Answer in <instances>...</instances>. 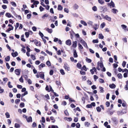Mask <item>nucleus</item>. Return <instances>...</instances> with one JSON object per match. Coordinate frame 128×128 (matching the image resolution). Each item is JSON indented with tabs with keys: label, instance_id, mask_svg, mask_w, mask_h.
I'll use <instances>...</instances> for the list:
<instances>
[{
	"label": "nucleus",
	"instance_id": "nucleus-2",
	"mask_svg": "<svg viewBox=\"0 0 128 128\" xmlns=\"http://www.w3.org/2000/svg\"><path fill=\"white\" fill-rule=\"evenodd\" d=\"M80 41L84 47L86 48H88V46L86 42L81 38H80Z\"/></svg>",
	"mask_w": 128,
	"mask_h": 128
},
{
	"label": "nucleus",
	"instance_id": "nucleus-22",
	"mask_svg": "<svg viewBox=\"0 0 128 128\" xmlns=\"http://www.w3.org/2000/svg\"><path fill=\"white\" fill-rule=\"evenodd\" d=\"M64 119L65 120H67L68 121H72V118H70V117H69L68 118H64Z\"/></svg>",
	"mask_w": 128,
	"mask_h": 128
},
{
	"label": "nucleus",
	"instance_id": "nucleus-64",
	"mask_svg": "<svg viewBox=\"0 0 128 128\" xmlns=\"http://www.w3.org/2000/svg\"><path fill=\"white\" fill-rule=\"evenodd\" d=\"M51 128H58V127L56 126L52 125Z\"/></svg>",
	"mask_w": 128,
	"mask_h": 128
},
{
	"label": "nucleus",
	"instance_id": "nucleus-63",
	"mask_svg": "<svg viewBox=\"0 0 128 128\" xmlns=\"http://www.w3.org/2000/svg\"><path fill=\"white\" fill-rule=\"evenodd\" d=\"M127 72L128 73V70L127 69L125 68L124 69L122 70V72Z\"/></svg>",
	"mask_w": 128,
	"mask_h": 128
},
{
	"label": "nucleus",
	"instance_id": "nucleus-62",
	"mask_svg": "<svg viewBox=\"0 0 128 128\" xmlns=\"http://www.w3.org/2000/svg\"><path fill=\"white\" fill-rule=\"evenodd\" d=\"M24 103H21L20 104V106L21 107H23L24 106Z\"/></svg>",
	"mask_w": 128,
	"mask_h": 128
},
{
	"label": "nucleus",
	"instance_id": "nucleus-47",
	"mask_svg": "<svg viewBox=\"0 0 128 128\" xmlns=\"http://www.w3.org/2000/svg\"><path fill=\"white\" fill-rule=\"evenodd\" d=\"M92 9L94 11H96L97 10V8L96 6H94L92 7Z\"/></svg>",
	"mask_w": 128,
	"mask_h": 128
},
{
	"label": "nucleus",
	"instance_id": "nucleus-39",
	"mask_svg": "<svg viewBox=\"0 0 128 128\" xmlns=\"http://www.w3.org/2000/svg\"><path fill=\"white\" fill-rule=\"evenodd\" d=\"M15 26V30H16L19 26V23L18 22L16 24V25Z\"/></svg>",
	"mask_w": 128,
	"mask_h": 128
},
{
	"label": "nucleus",
	"instance_id": "nucleus-42",
	"mask_svg": "<svg viewBox=\"0 0 128 128\" xmlns=\"http://www.w3.org/2000/svg\"><path fill=\"white\" fill-rule=\"evenodd\" d=\"M121 26L122 27V28L124 30H125V29L127 28L126 26L124 24L122 25Z\"/></svg>",
	"mask_w": 128,
	"mask_h": 128
},
{
	"label": "nucleus",
	"instance_id": "nucleus-60",
	"mask_svg": "<svg viewBox=\"0 0 128 128\" xmlns=\"http://www.w3.org/2000/svg\"><path fill=\"white\" fill-rule=\"evenodd\" d=\"M106 105L107 107H109L110 105V102H106Z\"/></svg>",
	"mask_w": 128,
	"mask_h": 128
},
{
	"label": "nucleus",
	"instance_id": "nucleus-6",
	"mask_svg": "<svg viewBox=\"0 0 128 128\" xmlns=\"http://www.w3.org/2000/svg\"><path fill=\"white\" fill-rule=\"evenodd\" d=\"M21 70L19 69H16L15 71V74L17 75H19L20 73Z\"/></svg>",
	"mask_w": 128,
	"mask_h": 128
},
{
	"label": "nucleus",
	"instance_id": "nucleus-1",
	"mask_svg": "<svg viewBox=\"0 0 128 128\" xmlns=\"http://www.w3.org/2000/svg\"><path fill=\"white\" fill-rule=\"evenodd\" d=\"M107 5L110 8H111L112 7L114 8L115 7V4L112 0H111L110 2L108 3Z\"/></svg>",
	"mask_w": 128,
	"mask_h": 128
},
{
	"label": "nucleus",
	"instance_id": "nucleus-51",
	"mask_svg": "<svg viewBox=\"0 0 128 128\" xmlns=\"http://www.w3.org/2000/svg\"><path fill=\"white\" fill-rule=\"evenodd\" d=\"M64 11L65 12L67 13H68L69 12V10L68 9L66 8H65L64 9Z\"/></svg>",
	"mask_w": 128,
	"mask_h": 128
},
{
	"label": "nucleus",
	"instance_id": "nucleus-32",
	"mask_svg": "<svg viewBox=\"0 0 128 128\" xmlns=\"http://www.w3.org/2000/svg\"><path fill=\"white\" fill-rule=\"evenodd\" d=\"M5 115L6 116V117L7 118H10V116L9 113L8 112H6L5 114Z\"/></svg>",
	"mask_w": 128,
	"mask_h": 128
},
{
	"label": "nucleus",
	"instance_id": "nucleus-34",
	"mask_svg": "<svg viewBox=\"0 0 128 128\" xmlns=\"http://www.w3.org/2000/svg\"><path fill=\"white\" fill-rule=\"evenodd\" d=\"M77 66L78 68H80L82 67V65L80 63H78L77 64Z\"/></svg>",
	"mask_w": 128,
	"mask_h": 128
},
{
	"label": "nucleus",
	"instance_id": "nucleus-33",
	"mask_svg": "<svg viewBox=\"0 0 128 128\" xmlns=\"http://www.w3.org/2000/svg\"><path fill=\"white\" fill-rule=\"evenodd\" d=\"M6 16L8 18H10L12 16L9 13H6Z\"/></svg>",
	"mask_w": 128,
	"mask_h": 128
},
{
	"label": "nucleus",
	"instance_id": "nucleus-37",
	"mask_svg": "<svg viewBox=\"0 0 128 128\" xmlns=\"http://www.w3.org/2000/svg\"><path fill=\"white\" fill-rule=\"evenodd\" d=\"M46 52L51 56H52V53L51 52H49L48 50H46Z\"/></svg>",
	"mask_w": 128,
	"mask_h": 128
},
{
	"label": "nucleus",
	"instance_id": "nucleus-5",
	"mask_svg": "<svg viewBox=\"0 0 128 128\" xmlns=\"http://www.w3.org/2000/svg\"><path fill=\"white\" fill-rule=\"evenodd\" d=\"M64 67L66 70L67 71L70 70V67L67 64H64Z\"/></svg>",
	"mask_w": 128,
	"mask_h": 128
},
{
	"label": "nucleus",
	"instance_id": "nucleus-12",
	"mask_svg": "<svg viewBox=\"0 0 128 128\" xmlns=\"http://www.w3.org/2000/svg\"><path fill=\"white\" fill-rule=\"evenodd\" d=\"M109 87L111 88H114L116 87V85L114 84H110L109 85Z\"/></svg>",
	"mask_w": 128,
	"mask_h": 128
},
{
	"label": "nucleus",
	"instance_id": "nucleus-57",
	"mask_svg": "<svg viewBox=\"0 0 128 128\" xmlns=\"http://www.w3.org/2000/svg\"><path fill=\"white\" fill-rule=\"evenodd\" d=\"M126 62L125 61H124L122 63V65L124 67L125 66L126 64Z\"/></svg>",
	"mask_w": 128,
	"mask_h": 128
},
{
	"label": "nucleus",
	"instance_id": "nucleus-25",
	"mask_svg": "<svg viewBox=\"0 0 128 128\" xmlns=\"http://www.w3.org/2000/svg\"><path fill=\"white\" fill-rule=\"evenodd\" d=\"M78 49L79 50H82L83 49L82 46L80 44H78Z\"/></svg>",
	"mask_w": 128,
	"mask_h": 128
},
{
	"label": "nucleus",
	"instance_id": "nucleus-44",
	"mask_svg": "<svg viewBox=\"0 0 128 128\" xmlns=\"http://www.w3.org/2000/svg\"><path fill=\"white\" fill-rule=\"evenodd\" d=\"M11 4L14 7H16V3L14 2H11Z\"/></svg>",
	"mask_w": 128,
	"mask_h": 128
},
{
	"label": "nucleus",
	"instance_id": "nucleus-14",
	"mask_svg": "<svg viewBox=\"0 0 128 128\" xmlns=\"http://www.w3.org/2000/svg\"><path fill=\"white\" fill-rule=\"evenodd\" d=\"M12 55L13 57H15L18 56V54L17 52H15L12 53Z\"/></svg>",
	"mask_w": 128,
	"mask_h": 128
},
{
	"label": "nucleus",
	"instance_id": "nucleus-43",
	"mask_svg": "<svg viewBox=\"0 0 128 128\" xmlns=\"http://www.w3.org/2000/svg\"><path fill=\"white\" fill-rule=\"evenodd\" d=\"M39 9L40 12H42L44 10V8L41 6H40Z\"/></svg>",
	"mask_w": 128,
	"mask_h": 128
},
{
	"label": "nucleus",
	"instance_id": "nucleus-11",
	"mask_svg": "<svg viewBox=\"0 0 128 128\" xmlns=\"http://www.w3.org/2000/svg\"><path fill=\"white\" fill-rule=\"evenodd\" d=\"M97 64L98 66H100V67L101 68H102L104 66L102 62H98L97 63Z\"/></svg>",
	"mask_w": 128,
	"mask_h": 128
},
{
	"label": "nucleus",
	"instance_id": "nucleus-23",
	"mask_svg": "<svg viewBox=\"0 0 128 128\" xmlns=\"http://www.w3.org/2000/svg\"><path fill=\"white\" fill-rule=\"evenodd\" d=\"M62 7L60 5H58V10H61L62 9Z\"/></svg>",
	"mask_w": 128,
	"mask_h": 128
},
{
	"label": "nucleus",
	"instance_id": "nucleus-21",
	"mask_svg": "<svg viewBox=\"0 0 128 128\" xmlns=\"http://www.w3.org/2000/svg\"><path fill=\"white\" fill-rule=\"evenodd\" d=\"M41 73L40 72L39 73L40 77L44 79V74H40V73Z\"/></svg>",
	"mask_w": 128,
	"mask_h": 128
},
{
	"label": "nucleus",
	"instance_id": "nucleus-59",
	"mask_svg": "<svg viewBox=\"0 0 128 128\" xmlns=\"http://www.w3.org/2000/svg\"><path fill=\"white\" fill-rule=\"evenodd\" d=\"M31 16V14H28L27 15V18L28 19H30Z\"/></svg>",
	"mask_w": 128,
	"mask_h": 128
},
{
	"label": "nucleus",
	"instance_id": "nucleus-36",
	"mask_svg": "<svg viewBox=\"0 0 128 128\" xmlns=\"http://www.w3.org/2000/svg\"><path fill=\"white\" fill-rule=\"evenodd\" d=\"M117 76L118 78H122V76L121 74H118Z\"/></svg>",
	"mask_w": 128,
	"mask_h": 128
},
{
	"label": "nucleus",
	"instance_id": "nucleus-24",
	"mask_svg": "<svg viewBox=\"0 0 128 128\" xmlns=\"http://www.w3.org/2000/svg\"><path fill=\"white\" fill-rule=\"evenodd\" d=\"M118 12L117 10L115 8H113L112 10V12L114 14H116Z\"/></svg>",
	"mask_w": 128,
	"mask_h": 128
},
{
	"label": "nucleus",
	"instance_id": "nucleus-9",
	"mask_svg": "<svg viewBox=\"0 0 128 128\" xmlns=\"http://www.w3.org/2000/svg\"><path fill=\"white\" fill-rule=\"evenodd\" d=\"M26 120L28 122H32V118L31 116L28 117L26 119Z\"/></svg>",
	"mask_w": 128,
	"mask_h": 128
},
{
	"label": "nucleus",
	"instance_id": "nucleus-53",
	"mask_svg": "<svg viewBox=\"0 0 128 128\" xmlns=\"http://www.w3.org/2000/svg\"><path fill=\"white\" fill-rule=\"evenodd\" d=\"M28 94V92H25L24 94H22L21 95V96L22 97H23L24 96H25V95L27 94Z\"/></svg>",
	"mask_w": 128,
	"mask_h": 128
},
{
	"label": "nucleus",
	"instance_id": "nucleus-3",
	"mask_svg": "<svg viewBox=\"0 0 128 128\" xmlns=\"http://www.w3.org/2000/svg\"><path fill=\"white\" fill-rule=\"evenodd\" d=\"M99 8L100 10L103 12H106L107 11V8L104 6H101L99 7Z\"/></svg>",
	"mask_w": 128,
	"mask_h": 128
},
{
	"label": "nucleus",
	"instance_id": "nucleus-20",
	"mask_svg": "<svg viewBox=\"0 0 128 128\" xmlns=\"http://www.w3.org/2000/svg\"><path fill=\"white\" fill-rule=\"evenodd\" d=\"M80 23L84 25V26H87V23L84 21L81 20L80 22Z\"/></svg>",
	"mask_w": 128,
	"mask_h": 128
},
{
	"label": "nucleus",
	"instance_id": "nucleus-8",
	"mask_svg": "<svg viewBox=\"0 0 128 128\" xmlns=\"http://www.w3.org/2000/svg\"><path fill=\"white\" fill-rule=\"evenodd\" d=\"M8 26H11V28H9L7 30V32H8L10 31L11 30H12L14 28V27L12 26V25L10 24H8Z\"/></svg>",
	"mask_w": 128,
	"mask_h": 128
},
{
	"label": "nucleus",
	"instance_id": "nucleus-17",
	"mask_svg": "<svg viewBox=\"0 0 128 128\" xmlns=\"http://www.w3.org/2000/svg\"><path fill=\"white\" fill-rule=\"evenodd\" d=\"M72 46L75 48L77 46V42L76 41H74V42H73L72 43Z\"/></svg>",
	"mask_w": 128,
	"mask_h": 128
},
{
	"label": "nucleus",
	"instance_id": "nucleus-55",
	"mask_svg": "<svg viewBox=\"0 0 128 128\" xmlns=\"http://www.w3.org/2000/svg\"><path fill=\"white\" fill-rule=\"evenodd\" d=\"M54 73V71L52 70H51L49 72V74L50 75H52Z\"/></svg>",
	"mask_w": 128,
	"mask_h": 128
},
{
	"label": "nucleus",
	"instance_id": "nucleus-38",
	"mask_svg": "<svg viewBox=\"0 0 128 128\" xmlns=\"http://www.w3.org/2000/svg\"><path fill=\"white\" fill-rule=\"evenodd\" d=\"M8 87L10 88H12L13 87L12 86L10 85V82H8Z\"/></svg>",
	"mask_w": 128,
	"mask_h": 128
},
{
	"label": "nucleus",
	"instance_id": "nucleus-52",
	"mask_svg": "<svg viewBox=\"0 0 128 128\" xmlns=\"http://www.w3.org/2000/svg\"><path fill=\"white\" fill-rule=\"evenodd\" d=\"M105 24L104 22H103L101 24L100 26L102 28H103L105 26Z\"/></svg>",
	"mask_w": 128,
	"mask_h": 128
},
{
	"label": "nucleus",
	"instance_id": "nucleus-29",
	"mask_svg": "<svg viewBox=\"0 0 128 128\" xmlns=\"http://www.w3.org/2000/svg\"><path fill=\"white\" fill-rule=\"evenodd\" d=\"M104 38V36L102 34H99L98 38L100 39H102Z\"/></svg>",
	"mask_w": 128,
	"mask_h": 128
},
{
	"label": "nucleus",
	"instance_id": "nucleus-50",
	"mask_svg": "<svg viewBox=\"0 0 128 128\" xmlns=\"http://www.w3.org/2000/svg\"><path fill=\"white\" fill-rule=\"evenodd\" d=\"M39 2L37 0H35L33 3V4L34 5H37L39 4Z\"/></svg>",
	"mask_w": 128,
	"mask_h": 128
},
{
	"label": "nucleus",
	"instance_id": "nucleus-13",
	"mask_svg": "<svg viewBox=\"0 0 128 128\" xmlns=\"http://www.w3.org/2000/svg\"><path fill=\"white\" fill-rule=\"evenodd\" d=\"M48 16V15L47 14H44L42 16V18L43 19H45L46 18H47Z\"/></svg>",
	"mask_w": 128,
	"mask_h": 128
},
{
	"label": "nucleus",
	"instance_id": "nucleus-40",
	"mask_svg": "<svg viewBox=\"0 0 128 128\" xmlns=\"http://www.w3.org/2000/svg\"><path fill=\"white\" fill-rule=\"evenodd\" d=\"M31 58L33 60H34L36 59L35 56L34 55L32 54L31 55Z\"/></svg>",
	"mask_w": 128,
	"mask_h": 128
},
{
	"label": "nucleus",
	"instance_id": "nucleus-16",
	"mask_svg": "<svg viewBox=\"0 0 128 128\" xmlns=\"http://www.w3.org/2000/svg\"><path fill=\"white\" fill-rule=\"evenodd\" d=\"M45 66V64H44L42 63L38 66L39 69H40L41 68H43Z\"/></svg>",
	"mask_w": 128,
	"mask_h": 128
},
{
	"label": "nucleus",
	"instance_id": "nucleus-26",
	"mask_svg": "<svg viewBox=\"0 0 128 128\" xmlns=\"http://www.w3.org/2000/svg\"><path fill=\"white\" fill-rule=\"evenodd\" d=\"M99 88L100 89V92L102 93L104 92V88H103L100 86H99Z\"/></svg>",
	"mask_w": 128,
	"mask_h": 128
},
{
	"label": "nucleus",
	"instance_id": "nucleus-18",
	"mask_svg": "<svg viewBox=\"0 0 128 128\" xmlns=\"http://www.w3.org/2000/svg\"><path fill=\"white\" fill-rule=\"evenodd\" d=\"M46 30L48 31V32L50 33H51L52 32V29H49L48 28H47L46 29Z\"/></svg>",
	"mask_w": 128,
	"mask_h": 128
},
{
	"label": "nucleus",
	"instance_id": "nucleus-31",
	"mask_svg": "<svg viewBox=\"0 0 128 128\" xmlns=\"http://www.w3.org/2000/svg\"><path fill=\"white\" fill-rule=\"evenodd\" d=\"M112 120L115 124H116L117 123L116 120L115 118H112Z\"/></svg>",
	"mask_w": 128,
	"mask_h": 128
},
{
	"label": "nucleus",
	"instance_id": "nucleus-48",
	"mask_svg": "<svg viewBox=\"0 0 128 128\" xmlns=\"http://www.w3.org/2000/svg\"><path fill=\"white\" fill-rule=\"evenodd\" d=\"M46 64L48 66H49L51 65L50 63V61H48L46 62Z\"/></svg>",
	"mask_w": 128,
	"mask_h": 128
},
{
	"label": "nucleus",
	"instance_id": "nucleus-56",
	"mask_svg": "<svg viewBox=\"0 0 128 128\" xmlns=\"http://www.w3.org/2000/svg\"><path fill=\"white\" fill-rule=\"evenodd\" d=\"M20 101V100L19 99H16L15 101V103L16 104H18L19 103V102Z\"/></svg>",
	"mask_w": 128,
	"mask_h": 128
},
{
	"label": "nucleus",
	"instance_id": "nucleus-58",
	"mask_svg": "<svg viewBox=\"0 0 128 128\" xmlns=\"http://www.w3.org/2000/svg\"><path fill=\"white\" fill-rule=\"evenodd\" d=\"M60 72L61 74L63 75L65 73L64 72V70L62 69L60 70Z\"/></svg>",
	"mask_w": 128,
	"mask_h": 128
},
{
	"label": "nucleus",
	"instance_id": "nucleus-28",
	"mask_svg": "<svg viewBox=\"0 0 128 128\" xmlns=\"http://www.w3.org/2000/svg\"><path fill=\"white\" fill-rule=\"evenodd\" d=\"M98 2L100 4H103L104 3V1L102 0H98Z\"/></svg>",
	"mask_w": 128,
	"mask_h": 128
},
{
	"label": "nucleus",
	"instance_id": "nucleus-30",
	"mask_svg": "<svg viewBox=\"0 0 128 128\" xmlns=\"http://www.w3.org/2000/svg\"><path fill=\"white\" fill-rule=\"evenodd\" d=\"M14 127L16 128H20V126L19 124L17 123H16L14 124Z\"/></svg>",
	"mask_w": 128,
	"mask_h": 128
},
{
	"label": "nucleus",
	"instance_id": "nucleus-45",
	"mask_svg": "<svg viewBox=\"0 0 128 128\" xmlns=\"http://www.w3.org/2000/svg\"><path fill=\"white\" fill-rule=\"evenodd\" d=\"M25 35L26 38L28 37L29 36V33L28 32H26L25 33Z\"/></svg>",
	"mask_w": 128,
	"mask_h": 128
},
{
	"label": "nucleus",
	"instance_id": "nucleus-54",
	"mask_svg": "<svg viewBox=\"0 0 128 128\" xmlns=\"http://www.w3.org/2000/svg\"><path fill=\"white\" fill-rule=\"evenodd\" d=\"M49 88L50 89H49V92L51 91L53 92L54 90L52 89V88L50 86H49Z\"/></svg>",
	"mask_w": 128,
	"mask_h": 128
},
{
	"label": "nucleus",
	"instance_id": "nucleus-19",
	"mask_svg": "<svg viewBox=\"0 0 128 128\" xmlns=\"http://www.w3.org/2000/svg\"><path fill=\"white\" fill-rule=\"evenodd\" d=\"M73 8L74 10H76L78 8V5L75 4L73 6Z\"/></svg>",
	"mask_w": 128,
	"mask_h": 128
},
{
	"label": "nucleus",
	"instance_id": "nucleus-35",
	"mask_svg": "<svg viewBox=\"0 0 128 128\" xmlns=\"http://www.w3.org/2000/svg\"><path fill=\"white\" fill-rule=\"evenodd\" d=\"M22 76L19 79V80L20 81L22 82L23 83L24 82V79L22 77Z\"/></svg>",
	"mask_w": 128,
	"mask_h": 128
},
{
	"label": "nucleus",
	"instance_id": "nucleus-49",
	"mask_svg": "<svg viewBox=\"0 0 128 128\" xmlns=\"http://www.w3.org/2000/svg\"><path fill=\"white\" fill-rule=\"evenodd\" d=\"M87 23L89 25L92 26V24H93V22H92L91 21H89L87 22Z\"/></svg>",
	"mask_w": 128,
	"mask_h": 128
},
{
	"label": "nucleus",
	"instance_id": "nucleus-61",
	"mask_svg": "<svg viewBox=\"0 0 128 128\" xmlns=\"http://www.w3.org/2000/svg\"><path fill=\"white\" fill-rule=\"evenodd\" d=\"M94 80L95 81H96V79L98 78V76L96 75H94Z\"/></svg>",
	"mask_w": 128,
	"mask_h": 128
},
{
	"label": "nucleus",
	"instance_id": "nucleus-41",
	"mask_svg": "<svg viewBox=\"0 0 128 128\" xmlns=\"http://www.w3.org/2000/svg\"><path fill=\"white\" fill-rule=\"evenodd\" d=\"M86 61L89 63H90L92 62V60L90 59H89L86 58Z\"/></svg>",
	"mask_w": 128,
	"mask_h": 128
},
{
	"label": "nucleus",
	"instance_id": "nucleus-10",
	"mask_svg": "<svg viewBox=\"0 0 128 128\" xmlns=\"http://www.w3.org/2000/svg\"><path fill=\"white\" fill-rule=\"evenodd\" d=\"M66 44L70 46L71 44V41L70 40H68L66 41Z\"/></svg>",
	"mask_w": 128,
	"mask_h": 128
},
{
	"label": "nucleus",
	"instance_id": "nucleus-4",
	"mask_svg": "<svg viewBox=\"0 0 128 128\" xmlns=\"http://www.w3.org/2000/svg\"><path fill=\"white\" fill-rule=\"evenodd\" d=\"M34 44L37 46L40 47L41 46L40 42L39 41H38L36 39L34 40Z\"/></svg>",
	"mask_w": 128,
	"mask_h": 128
},
{
	"label": "nucleus",
	"instance_id": "nucleus-15",
	"mask_svg": "<svg viewBox=\"0 0 128 128\" xmlns=\"http://www.w3.org/2000/svg\"><path fill=\"white\" fill-rule=\"evenodd\" d=\"M74 56V58H76L78 57V55L76 52V50H74V53H73Z\"/></svg>",
	"mask_w": 128,
	"mask_h": 128
},
{
	"label": "nucleus",
	"instance_id": "nucleus-46",
	"mask_svg": "<svg viewBox=\"0 0 128 128\" xmlns=\"http://www.w3.org/2000/svg\"><path fill=\"white\" fill-rule=\"evenodd\" d=\"M96 109L97 111L98 112H100L101 110V108L99 106L97 107L96 108Z\"/></svg>",
	"mask_w": 128,
	"mask_h": 128
},
{
	"label": "nucleus",
	"instance_id": "nucleus-27",
	"mask_svg": "<svg viewBox=\"0 0 128 128\" xmlns=\"http://www.w3.org/2000/svg\"><path fill=\"white\" fill-rule=\"evenodd\" d=\"M10 57L9 56H7L5 58V60L6 62H8L10 60Z\"/></svg>",
	"mask_w": 128,
	"mask_h": 128
},
{
	"label": "nucleus",
	"instance_id": "nucleus-7",
	"mask_svg": "<svg viewBox=\"0 0 128 128\" xmlns=\"http://www.w3.org/2000/svg\"><path fill=\"white\" fill-rule=\"evenodd\" d=\"M103 17L106 20H108L109 22H110L111 21V18L110 17L108 16L107 15H106L105 16H104V17Z\"/></svg>",
	"mask_w": 128,
	"mask_h": 128
}]
</instances>
